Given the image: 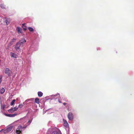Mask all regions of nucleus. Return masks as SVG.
<instances>
[{"label": "nucleus", "mask_w": 134, "mask_h": 134, "mask_svg": "<svg viewBox=\"0 0 134 134\" xmlns=\"http://www.w3.org/2000/svg\"><path fill=\"white\" fill-rule=\"evenodd\" d=\"M48 134H62L58 128L50 129L48 131Z\"/></svg>", "instance_id": "1"}, {"label": "nucleus", "mask_w": 134, "mask_h": 134, "mask_svg": "<svg viewBox=\"0 0 134 134\" xmlns=\"http://www.w3.org/2000/svg\"><path fill=\"white\" fill-rule=\"evenodd\" d=\"M5 73L7 74L8 76H10L12 73V71L8 68H6L5 71Z\"/></svg>", "instance_id": "2"}, {"label": "nucleus", "mask_w": 134, "mask_h": 134, "mask_svg": "<svg viewBox=\"0 0 134 134\" xmlns=\"http://www.w3.org/2000/svg\"><path fill=\"white\" fill-rule=\"evenodd\" d=\"M22 46L21 44V43H20L19 42L17 43L16 44V46L15 47V49L18 51V52L20 51V47Z\"/></svg>", "instance_id": "3"}, {"label": "nucleus", "mask_w": 134, "mask_h": 134, "mask_svg": "<svg viewBox=\"0 0 134 134\" xmlns=\"http://www.w3.org/2000/svg\"><path fill=\"white\" fill-rule=\"evenodd\" d=\"M73 115L72 113L70 112L68 114V118L69 120H72L73 119Z\"/></svg>", "instance_id": "4"}, {"label": "nucleus", "mask_w": 134, "mask_h": 134, "mask_svg": "<svg viewBox=\"0 0 134 134\" xmlns=\"http://www.w3.org/2000/svg\"><path fill=\"white\" fill-rule=\"evenodd\" d=\"M18 109V107H15L13 108H12L11 109H10L8 110V112L9 113H12L14 112L15 111H16Z\"/></svg>", "instance_id": "5"}, {"label": "nucleus", "mask_w": 134, "mask_h": 134, "mask_svg": "<svg viewBox=\"0 0 134 134\" xmlns=\"http://www.w3.org/2000/svg\"><path fill=\"white\" fill-rule=\"evenodd\" d=\"M20 43H21V44L22 46L23 44L26 42V41L24 39H23L19 42Z\"/></svg>", "instance_id": "6"}, {"label": "nucleus", "mask_w": 134, "mask_h": 134, "mask_svg": "<svg viewBox=\"0 0 134 134\" xmlns=\"http://www.w3.org/2000/svg\"><path fill=\"white\" fill-rule=\"evenodd\" d=\"M13 126H10L9 127L7 128L5 130L6 131L9 132L11 131L12 129Z\"/></svg>", "instance_id": "7"}, {"label": "nucleus", "mask_w": 134, "mask_h": 134, "mask_svg": "<svg viewBox=\"0 0 134 134\" xmlns=\"http://www.w3.org/2000/svg\"><path fill=\"white\" fill-rule=\"evenodd\" d=\"M16 30L18 31V32L19 34L21 33L22 30L20 28L18 27L16 28Z\"/></svg>", "instance_id": "8"}, {"label": "nucleus", "mask_w": 134, "mask_h": 134, "mask_svg": "<svg viewBox=\"0 0 134 134\" xmlns=\"http://www.w3.org/2000/svg\"><path fill=\"white\" fill-rule=\"evenodd\" d=\"M35 102L37 104H39V98H36L35 100Z\"/></svg>", "instance_id": "9"}, {"label": "nucleus", "mask_w": 134, "mask_h": 134, "mask_svg": "<svg viewBox=\"0 0 134 134\" xmlns=\"http://www.w3.org/2000/svg\"><path fill=\"white\" fill-rule=\"evenodd\" d=\"M5 90L4 88H2L1 90H0V93L2 94L5 92Z\"/></svg>", "instance_id": "10"}, {"label": "nucleus", "mask_w": 134, "mask_h": 134, "mask_svg": "<svg viewBox=\"0 0 134 134\" xmlns=\"http://www.w3.org/2000/svg\"><path fill=\"white\" fill-rule=\"evenodd\" d=\"M43 94L41 92H38V95L39 97H41L43 96Z\"/></svg>", "instance_id": "11"}, {"label": "nucleus", "mask_w": 134, "mask_h": 134, "mask_svg": "<svg viewBox=\"0 0 134 134\" xmlns=\"http://www.w3.org/2000/svg\"><path fill=\"white\" fill-rule=\"evenodd\" d=\"M16 133L17 134H21V131L19 130H16Z\"/></svg>", "instance_id": "12"}, {"label": "nucleus", "mask_w": 134, "mask_h": 134, "mask_svg": "<svg viewBox=\"0 0 134 134\" xmlns=\"http://www.w3.org/2000/svg\"><path fill=\"white\" fill-rule=\"evenodd\" d=\"M12 57L14 58H16L17 57V55L13 53L12 55Z\"/></svg>", "instance_id": "13"}, {"label": "nucleus", "mask_w": 134, "mask_h": 134, "mask_svg": "<svg viewBox=\"0 0 134 134\" xmlns=\"http://www.w3.org/2000/svg\"><path fill=\"white\" fill-rule=\"evenodd\" d=\"M10 22V20L9 19H8L6 20V23L7 25Z\"/></svg>", "instance_id": "14"}, {"label": "nucleus", "mask_w": 134, "mask_h": 134, "mask_svg": "<svg viewBox=\"0 0 134 134\" xmlns=\"http://www.w3.org/2000/svg\"><path fill=\"white\" fill-rule=\"evenodd\" d=\"M0 6L2 8H5V5L3 4H2L0 5Z\"/></svg>", "instance_id": "15"}, {"label": "nucleus", "mask_w": 134, "mask_h": 134, "mask_svg": "<svg viewBox=\"0 0 134 134\" xmlns=\"http://www.w3.org/2000/svg\"><path fill=\"white\" fill-rule=\"evenodd\" d=\"M15 101V99H13L11 102L10 103V105H13L14 103V102Z\"/></svg>", "instance_id": "16"}, {"label": "nucleus", "mask_w": 134, "mask_h": 134, "mask_svg": "<svg viewBox=\"0 0 134 134\" xmlns=\"http://www.w3.org/2000/svg\"><path fill=\"white\" fill-rule=\"evenodd\" d=\"M16 40V39L13 38V39L12 40V41L11 42V44H12L13 43H12V42H15V41Z\"/></svg>", "instance_id": "17"}, {"label": "nucleus", "mask_w": 134, "mask_h": 134, "mask_svg": "<svg viewBox=\"0 0 134 134\" xmlns=\"http://www.w3.org/2000/svg\"><path fill=\"white\" fill-rule=\"evenodd\" d=\"M24 128V127H23L21 126L20 125V126H18V127L17 128V129H18V130H19L20 129H23Z\"/></svg>", "instance_id": "18"}, {"label": "nucleus", "mask_w": 134, "mask_h": 134, "mask_svg": "<svg viewBox=\"0 0 134 134\" xmlns=\"http://www.w3.org/2000/svg\"><path fill=\"white\" fill-rule=\"evenodd\" d=\"M28 29L29 31L31 32L32 31L34 30L31 27H29Z\"/></svg>", "instance_id": "19"}, {"label": "nucleus", "mask_w": 134, "mask_h": 134, "mask_svg": "<svg viewBox=\"0 0 134 134\" xmlns=\"http://www.w3.org/2000/svg\"><path fill=\"white\" fill-rule=\"evenodd\" d=\"M23 104H20L18 106V108H21L23 107Z\"/></svg>", "instance_id": "20"}, {"label": "nucleus", "mask_w": 134, "mask_h": 134, "mask_svg": "<svg viewBox=\"0 0 134 134\" xmlns=\"http://www.w3.org/2000/svg\"><path fill=\"white\" fill-rule=\"evenodd\" d=\"M13 114H8L7 115V116L10 117H13Z\"/></svg>", "instance_id": "21"}, {"label": "nucleus", "mask_w": 134, "mask_h": 134, "mask_svg": "<svg viewBox=\"0 0 134 134\" xmlns=\"http://www.w3.org/2000/svg\"><path fill=\"white\" fill-rule=\"evenodd\" d=\"M64 124L65 126H66L68 124V123L67 122H66V121H65V122H64Z\"/></svg>", "instance_id": "22"}, {"label": "nucleus", "mask_w": 134, "mask_h": 134, "mask_svg": "<svg viewBox=\"0 0 134 134\" xmlns=\"http://www.w3.org/2000/svg\"><path fill=\"white\" fill-rule=\"evenodd\" d=\"M2 76H0V83L2 81Z\"/></svg>", "instance_id": "23"}, {"label": "nucleus", "mask_w": 134, "mask_h": 134, "mask_svg": "<svg viewBox=\"0 0 134 134\" xmlns=\"http://www.w3.org/2000/svg\"><path fill=\"white\" fill-rule=\"evenodd\" d=\"M23 30H24V31H25L26 30V27L25 26H24V27H23Z\"/></svg>", "instance_id": "24"}, {"label": "nucleus", "mask_w": 134, "mask_h": 134, "mask_svg": "<svg viewBox=\"0 0 134 134\" xmlns=\"http://www.w3.org/2000/svg\"><path fill=\"white\" fill-rule=\"evenodd\" d=\"M58 102L60 103H62V102L60 100V99H58Z\"/></svg>", "instance_id": "25"}, {"label": "nucleus", "mask_w": 134, "mask_h": 134, "mask_svg": "<svg viewBox=\"0 0 134 134\" xmlns=\"http://www.w3.org/2000/svg\"><path fill=\"white\" fill-rule=\"evenodd\" d=\"M16 115H17V114H13V117H14L15 116H16Z\"/></svg>", "instance_id": "26"}, {"label": "nucleus", "mask_w": 134, "mask_h": 134, "mask_svg": "<svg viewBox=\"0 0 134 134\" xmlns=\"http://www.w3.org/2000/svg\"><path fill=\"white\" fill-rule=\"evenodd\" d=\"M25 24H22V26H23V27L24 26H25Z\"/></svg>", "instance_id": "27"}, {"label": "nucleus", "mask_w": 134, "mask_h": 134, "mask_svg": "<svg viewBox=\"0 0 134 134\" xmlns=\"http://www.w3.org/2000/svg\"><path fill=\"white\" fill-rule=\"evenodd\" d=\"M66 103H63V104L64 105H65L66 104Z\"/></svg>", "instance_id": "28"}, {"label": "nucleus", "mask_w": 134, "mask_h": 134, "mask_svg": "<svg viewBox=\"0 0 134 134\" xmlns=\"http://www.w3.org/2000/svg\"><path fill=\"white\" fill-rule=\"evenodd\" d=\"M31 122V121L30 122V121L29 120V121H28V122L27 123H29V124H30Z\"/></svg>", "instance_id": "29"}, {"label": "nucleus", "mask_w": 134, "mask_h": 134, "mask_svg": "<svg viewBox=\"0 0 134 134\" xmlns=\"http://www.w3.org/2000/svg\"><path fill=\"white\" fill-rule=\"evenodd\" d=\"M59 95L60 96L59 94V93H57L56 94V95Z\"/></svg>", "instance_id": "30"}]
</instances>
